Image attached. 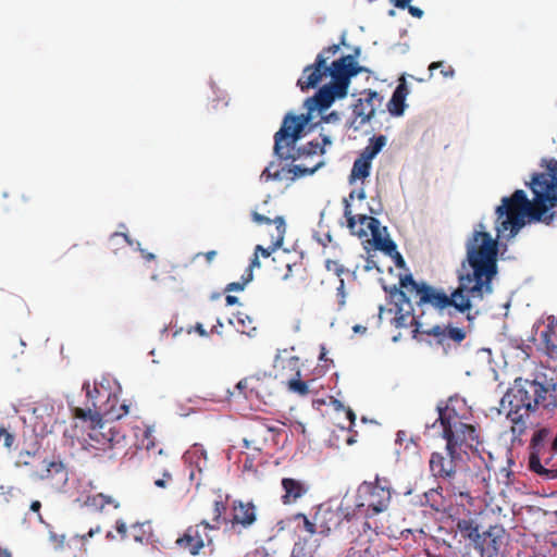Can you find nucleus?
Instances as JSON below:
<instances>
[{
  "mask_svg": "<svg viewBox=\"0 0 557 557\" xmlns=\"http://www.w3.org/2000/svg\"><path fill=\"white\" fill-rule=\"evenodd\" d=\"M533 200H529L522 189L516 190L510 197H503L496 208V239L486 232V226L479 223L466 242V259L461 262L458 274L459 286L448 296L426 283H418L411 274L400 278V287L414 294L419 306L431 305L438 310L455 307L463 312L473 302L492 294V280L497 274L498 239H510L530 222L550 223L557 206V161L549 160L546 171L534 174L530 184Z\"/></svg>",
  "mask_w": 557,
  "mask_h": 557,
  "instance_id": "nucleus-1",
  "label": "nucleus"
},
{
  "mask_svg": "<svg viewBox=\"0 0 557 557\" xmlns=\"http://www.w3.org/2000/svg\"><path fill=\"white\" fill-rule=\"evenodd\" d=\"M338 50V45L323 49L317 55L315 62L304 69L302 76L297 82L301 90L317 87L326 75H330L332 81L322 86L313 97L306 99L304 106L308 114L285 116L274 136V153L278 161L269 163L260 175L261 181L293 182L299 176L313 174L324 165L325 148L332 145L329 135L321 134L322 144L312 140L299 149H296V143L310 121V112L326 110L335 100L345 98L351 77L362 70L351 54L341 57L327 66L326 61Z\"/></svg>",
  "mask_w": 557,
  "mask_h": 557,
  "instance_id": "nucleus-2",
  "label": "nucleus"
},
{
  "mask_svg": "<svg viewBox=\"0 0 557 557\" xmlns=\"http://www.w3.org/2000/svg\"><path fill=\"white\" fill-rule=\"evenodd\" d=\"M465 400L450 397L445 407L437 406L440 429L446 440V455L433 453L430 458V470L436 478L450 479L456 473L466 448H471L476 441L475 429L462 420L465 413H459Z\"/></svg>",
  "mask_w": 557,
  "mask_h": 557,
  "instance_id": "nucleus-3",
  "label": "nucleus"
},
{
  "mask_svg": "<svg viewBox=\"0 0 557 557\" xmlns=\"http://www.w3.org/2000/svg\"><path fill=\"white\" fill-rule=\"evenodd\" d=\"M392 499V487L387 479L376 476L374 482H362L355 497V516L370 518L385 511Z\"/></svg>",
  "mask_w": 557,
  "mask_h": 557,
  "instance_id": "nucleus-4",
  "label": "nucleus"
},
{
  "mask_svg": "<svg viewBox=\"0 0 557 557\" xmlns=\"http://www.w3.org/2000/svg\"><path fill=\"white\" fill-rule=\"evenodd\" d=\"M86 392L85 407H71L72 416L83 422L101 420V413H109L106 409V403L110 399L112 392L109 386L103 383H95L92 386L89 382L83 384Z\"/></svg>",
  "mask_w": 557,
  "mask_h": 557,
  "instance_id": "nucleus-5",
  "label": "nucleus"
},
{
  "mask_svg": "<svg viewBox=\"0 0 557 557\" xmlns=\"http://www.w3.org/2000/svg\"><path fill=\"white\" fill-rule=\"evenodd\" d=\"M88 444L98 450H114L124 438L114 428L110 426L107 421L99 420L88 421Z\"/></svg>",
  "mask_w": 557,
  "mask_h": 557,
  "instance_id": "nucleus-6",
  "label": "nucleus"
},
{
  "mask_svg": "<svg viewBox=\"0 0 557 557\" xmlns=\"http://www.w3.org/2000/svg\"><path fill=\"white\" fill-rule=\"evenodd\" d=\"M215 528L218 525H210L206 521L189 527L184 535L176 540V545L193 556L198 555L201 548L211 545L212 539L209 535V531Z\"/></svg>",
  "mask_w": 557,
  "mask_h": 557,
  "instance_id": "nucleus-7",
  "label": "nucleus"
},
{
  "mask_svg": "<svg viewBox=\"0 0 557 557\" xmlns=\"http://www.w3.org/2000/svg\"><path fill=\"white\" fill-rule=\"evenodd\" d=\"M382 102V97L373 90L364 92V97L357 100L352 106V120L349 127L360 129L373 117L376 107Z\"/></svg>",
  "mask_w": 557,
  "mask_h": 557,
  "instance_id": "nucleus-8",
  "label": "nucleus"
},
{
  "mask_svg": "<svg viewBox=\"0 0 557 557\" xmlns=\"http://www.w3.org/2000/svg\"><path fill=\"white\" fill-rule=\"evenodd\" d=\"M29 478L35 481L65 482L67 471L62 460L57 458H42L40 462L30 469Z\"/></svg>",
  "mask_w": 557,
  "mask_h": 557,
  "instance_id": "nucleus-9",
  "label": "nucleus"
},
{
  "mask_svg": "<svg viewBox=\"0 0 557 557\" xmlns=\"http://www.w3.org/2000/svg\"><path fill=\"white\" fill-rule=\"evenodd\" d=\"M182 460L188 480L195 482L196 487H198L202 469L207 463L206 451L200 445L195 444L184 453Z\"/></svg>",
  "mask_w": 557,
  "mask_h": 557,
  "instance_id": "nucleus-10",
  "label": "nucleus"
},
{
  "mask_svg": "<svg viewBox=\"0 0 557 557\" xmlns=\"http://www.w3.org/2000/svg\"><path fill=\"white\" fill-rule=\"evenodd\" d=\"M504 530L499 527H490L488 530L480 533L475 540L474 547L481 557H494L498 554L503 544Z\"/></svg>",
  "mask_w": 557,
  "mask_h": 557,
  "instance_id": "nucleus-11",
  "label": "nucleus"
},
{
  "mask_svg": "<svg viewBox=\"0 0 557 557\" xmlns=\"http://www.w3.org/2000/svg\"><path fill=\"white\" fill-rule=\"evenodd\" d=\"M388 294L394 305V308L389 309V311L394 310L396 314L393 323L396 327H404L407 325V319L411 317L413 311L410 299L403 289L396 286L391 287Z\"/></svg>",
  "mask_w": 557,
  "mask_h": 557,
  "instance_id": "nucleus-12",
  "label": "nucleus"
},
{
  "mask_svg": "<svg viewBox=\"0 0 557 557\" xmlns=\"http://www.w3.org/2000/svg\"><path fill=\"white\" fill-rule=\"evenodd\" d=\"M257 521V507L252 502H243L235 499L231 506V518L228 522L234 528L240 525L243 529H249Z\"/></svg>",
  "mask_w": 557,
  "mask_h": 557,
  "instance_id": "nucleus-13",
  "label": "nucleus"
},
{
  "mask_svg": "<svg viewBox=\"0 0 557 557\" xmlns=\"http://www.w3.org/2000/svg\"><path fill=\"white\" fill-rule=\"evenodd\" d=\"M548 433L549 432L547 429H541L533 434L532 451L529 457V467L535 473L547 479H553L557 476L556 471L552 469H546L541 461V450L543 448L542 445L545 438L547 437Z\"/></svg>",
  "mask_w": 557,
  "mask_h": 557,
  "instance_id": "nucleus-14",
  "label": "nucleus"
},
{
  "mask_svg": "<svg viewBox=\"0 0 557 557\" xmlns=\"http://www.w3.org/2000/svg\"><path fill=\"white\" fill-rule=\"evenodd\" d=\"M84 506L94 512L107 513L109 508H120V502L112 495L96 493L86 496Z\"/></svg>",
  "mask_w": 557,
  "mask_h": 557,
  "instance_id": "nucleus-15",
  "label": "nucleus"
},
{
  "mask_svg": "<svg viewBox=\"0 0 557 557\" xmlns=\"http://www.w3.org/2000/svg\"><path fill=\"white\" fill-rule=\"evenodd\" d=\"M366 227L370 231L375 247L388 256H392L393 251H395V243L385 236L386 227L381 228V223L375 218H371Z\"/></svg>",
  "mask_w": 557,
  "mask_h": 557,
  "instance_id": "nucleus-16",
  "label": "nucleus"
},
{
  "mask_svg": "<svg viewBox=\"0 0 557 557\" xmlns=\"http://www.w3.org/2000/svg\"><path fill=\"white\" fill-rule=\"evenodd\" d=\"M408 94V86L405 82V78H403L398 86L395 88L392 98L387 103V110L391 113V115L401 116L404 114L405 109L407 107L406 98Z\"/></svg>",
  "mask_w": 557,
  "mask_h": 557,
  "instance_id": "nucleus-17",
  "label": "nucleus"
},
{
  "mask_svg": "<svg viewBox=\"0 0 557 557\" xmlns=\"http://www.w3.org/2000/svg\"><path fill=\"white\" fill-rule=\"evenodd\" d=\"M284 494L282 495L283 504H293L297 502L308 492V486L301 481L285 478L282 480Z\"/></svg>",
  "mask_w": 557,
  "mask_h": 557,
  "instance_id": "nucleus-18",
  "label": "nucleus"
},
{
  "mask_svg": "<svg viewBox=\"0 0 557 557\" xmlns=\"http://www.w3.org/2000/svg\"><path fill=\"white\" fill-rule=\"evenodd\" d=\"M319 524V533L327 535L338 524L339 516L330 507H320L314 516Z\"/></svg>",
  "mask_w": 557,
  "mask_h": 557,
  "instance_id": "nucleus-19",
  "label": "nucleus"
},
{
  "mask_svg": "<svg viewBox=\"0 0 557 557\" xmlns=\"http://www.w3.org/2000/svg\"><path fill=\"white\" fill-rule=\"evenodd\" d=\"M541 339L552 358H557V317H548L546 330L541 332Z\"/></svg>",
  "mask_w": 557,
  "mask_h": 557,
  "instance_id": "nucleus-20",
  "label": "nucleus"
},
{
  "mask_svg": "<svg viewBox=\"0 0 557 557\" xmlns=\"http://www.w3.org/2000/svg\"><path fill=\"white\" fill-rule=\"evenodd\" d=\"M106 409L110 410L109 413H101V420L106 419L107 422L120 420L126 416L129 411V406L125 401H120L119 396L112 393L108 403H106Z\"/></svg>",
  "mask_w": 557,
  "mask_h": 557,
  "instance_id": "nucleus-21",
  "label": "nucleus"
},
{
  "mask_svg": "<svg viewBox=\"0 0 557 557\" xmlns=\"http://www.w3.org/2000/svg\"><path fill=\"white\" fill-rule=\"evenodd\" d=\"M275 230H276V237L274 243L269 248H263L261 245H257L255 252L261 253L262 257L268 258L271 256L272 252H274L277 248H280L283 244L285 232H286V224L282 216H276L274 219Z\"/></svg>",
  "mask_w": 557,
  "mask_h": 557,
  "instance_id": "nucleus-22",
  "label": "nucleus"
},
{
  "mask_svg": "<svg viewBox=\"0 0 557 557\" xmlns=\"http://www.w3.org/2000/svg\"><path fill=\"white\" fill-rule=\"evenodd\" d=\"M458 532L466 539H469L472 543L479 539V523L475 518L470 516L459 518L456 522Z\"/></svg>",
  "mask_w": 557,
  "mask_h": 557,
  "instance_id": "nucleus-23",
  "label": "nucleus"
},
{
  "mask_svg": "<svg viewBox=\"0 0 557 557\" xmlns=\"http://www.w3.org/2000/svg\"><path fill=\"white\" fill-rule=\"evenodd\" d=\"M355 198H358L359 200H363L366 198V191L363 188H360L358 190H352L350 194H349V197L348 198H344V205H345V210H344V215L346 216L347 219V225L349 227V230L351 231L352 234H357L358 236H361L364 234V232H358L356 230V216L352 215L351 213V206H350V200L355 199Z\"/></svg>",
  "mask_w": 557,
  "mask_h": 557,
  "instance_id": "nucleus-24",
  "label": "nucleus"
},
{
  "mask_svg": "<svg viewBox=\"0 0 557 557\" xmlns=\"http://www.w3.org/2000/svg\"><path fill=\"white\" fill-rule=\"evenodd\" d=\"M387 139L384 135L373 136L369 139V144L362 150L360 156L372 161L385 147Z\"/></svg>",
  "mask_w": 557,
  "mask_h": 557,
  "instance_id": "nucleus-25",
  "label": "nucleus"
},
{
  "mask_svg": "<svg viewBox=\"0 0 557 557\" xmlns=\"http://www.w3.org/2000/svg\"><path fill=\"white\" fill-rule=\"evenodd\" d=\"M371 162L372 161L366 159L362 156L356 159L352 164L350 181L364 180L366 177H368L370 175Z\"/></svg>",
  "mask_w": 557,
  "mask_h": 557,
  "instance_id": "nucleus-26",
  "label": "nucleus"
},
{
  "mask_svg": "<svg viewBox=\"0 0 557 557\" xmlns=\"http://www.w3.org/2000/svg\"><path fill=\"white\" fill-rule=\"evenodd\" d=\"M228 323L235 326L240 333L247 334L248 336H252V332L256 331V327H250L252 320L249 315L238 312L228 319Z\"/></svg>",
  "mask_w": 557,
  "mask_h": 557,
  "instance_id": "nucleus-27",
  "label": "nucleus"
},
{
  "mask_svg": "<svg viewBox=\"0 0 557 557\" xmlns=\"http://www.w3.org/2000/svg\"><path fill=\"white\" fill-rule=\"evenodd\" d=\"M37 459H41L37 450H21L18 453L17 459L15 461V466L17 468L23 467H32V469L35 467L34 462Z\"/></svg>",
  "mask_w": 557,
  "mask_h": 557,
  "instance_id": "nucleus-28",
  "label": "nucleus"
},
{
  "mask_svg": "<svg viewBox=\"0 0 557 557\" xmlns=\"http://www.w3.org/2000/svg\"><path fill=\"white\" fill-rule=\"evenodd\" d=\"M375 552L367 543H357L351 546L346 557H374Z\"/></svg>",
  "mask_w": 557,
  "mask_h": 557,
  "instance_id": "nucleus-29",
  "label": "nucleus"
},
{
  "mask_svg": "<svg viewBox=\"0 0 557 557\" xmlns=\"http://www.w3.org/2000/svg\"><path fill=\"white\" fill-rule=\"evenodd\" d=\"M297 379H292L288 381V389L295 394L300 396H306L309 394V386L306 382L299 380L300 372L296 373Z\"/></svg>",
  "mask_w": 557,
  "mask_h": 557,
  "instance_id": "nucleus-30",
  "label": "nucleus"
},
{
  "mask_svg": "<svg viewBox=\"0 0 557 557\" xmlns=\"http://www.w3.org/2000/svg\"><path fill=\"white\" fill-rule=\"evenodd\" d=\"M128 539H133L135 542L138 543L148 542L149 534L145 530V524H133L129 529Z\"/></svg>",
  "mask_w": 557,
  "mask_h": 557,
  "instance_id": "nucleus-31",
  "label": "nucleus"
},
{
  "mask_svg": "<svg viewBox=\"0 0 557 557\" xmlns=\"http://www.w3.org/2000/svg\"><path fill=\"white\" fill-rule=\"evenodd\" d=\"M442 341L445 338H449L456 343H460L465 339L466 333L462 329L456 326H449L442 333Z\"/></svg>",
  "mask_w": 557,
  "mask_h": 557,
  "instance_id": "nucleus-32",
  "label": "nucleus"
},
{
  "mask_svg": "<svg viewBox=\"0 0 557 557\" xmlns=\"http://www.w3.org/2000/svg\"><path fill=\"white\" fill-rule=\"evenodd\" d=\"M327 271L333 272L338 278H344L343 275H354L348 269L334 260H327L325 263Z\"/></svg>",
  "mask_w": 557,
  "mask_h": 557,
  "instance_id": "nucleus-33",
  "label": "nucleus"
},
{
  "mask_svg": "<svg viewBox=\"0 0 557 557\" xmlns=\"http://www.w3.org/2000/svg\"><path fill=\"white\" fill-rule=\"evenodd\" d=\"M242 282H233L226 285L225 292H242L244 290L245 286L252 281L253 278V272L249 271V273H245L243 275Z\"/></svg>",
  "mask_w": 557,
  "mask_h": 557,
  "instance_id": "nucleus-34",
  "label": "nucleus"
},
{
  "mask_svg": "<svg viewBox=\"0 0 557 557\" xmlns=\"http://www.w3.org/2000/svg\"><path fill=\"white\" fill-rule=\"evenodd\" d=\"M225 510H226V504L224 502H222V500L214 502V508H213L214 518H213V520L216 522V524H220L221 522H228V520L224 516Z\"/></svg>",
  "mask_w": 557,
  "mask_h": 557,
  "instance_id": "nucleus-35",
  "label": "nucleus"
},
{
  "mask_svg": "<svg viewBox=\"0 0 557 557\" xmlns=\"http://www.w3.org/2000/svg\"><path fill=\"white\" fill-rule=\"evenodd\" d=\"M297 518L302 519L304 527L310 534L319 533V524L315 520L311 522L305 515H298Z\"/></svg>",
  "mask_w": 557,
  "mask_h": 557,
  "instance_id": "nucleus-36",
  "label": "nucleus"
},
{
  "mask_svg": "<svg viewBox=\"0 0 557 557\" xmlns=\"http://www.w3.org/2000/svg\"><path fill=\"white\" fill-rule=\"evenodd\" d=\"M356 216V230L358 232H364L363 236H367V232L363 230V226H366L372 216H368L366 214H358V215H355ZM362 237V235L360 236Z\"/></svg>",
  "mask_w": 557,
  "mask_h": 557,
  "instance_id": "nucleus-37",
  "label": "nucleus"
},
{
  "mask_svg": "<svg viewBox=\"0 0 557 557\" xmlns=\"http://www.w3.org/2000/svg\"><path fill=\"white\" fill-rule=\"evenodd\" d=\"M337 297L339 307H344L346 304V293H345V281L344 278L339 280V285L337 287Z\"/></svg>",
  "mask_w": 557,
  "mask_h": 557,
  "instance_id": "nucleus-38",
  "label": "nucleus"
},
{
  "mask_svg": "<svg viewBox=\"0 0 557 557\" xmlns=\"http://www.w3.org/2000/svg\"><path fill=\"white\" fill-rule=\"evenodd\" d=\"M172 481V474L171 472L169 471H164L163 472V476L161 479H156L154 480V485L158 486V487H165L168 486V484Z\"/></svg>",
  "mask_w": 557,
  "mask_h": 557,
  "instance_id": "nucleus-39",
  "label": "nucleus"
},
{
  "mask_svg": "<svg viewBox=\"0 0 557 557\" xmlns=\"http://www.w3.org/2000/svg\"><path fill=\"white\" fill-rule=\"evenodd\" d=\"M115 529L122 539H128L129 530H127L125 522L117 520Z\"/></svg>",
  "mask_w": 557,
  "mask_h": 557,
  "instance_id": "nucleus-40",
  "label": "nucleus"
},
{
  "mask_svg": "<svg viewBox=\"0 0 557 557\" xmlns=\"http://www.w3.org/2000/svg\"><path fill=\"white\" fill-rule=\"evenodd\" d=\"M252 219L255 222L259 223V224H270V223H274V220H271L269 218H267L265 215H262L258 212H253L252 214Z\"/></svg>",
  "mask_w": 557,
  "mask_h": 557,
  "instance_id": "nucleus-41",
  "label": "nucleus"
},
{
  "mask_svg": "<svg viewBox=\"0 0 557 557\" xmlns=\"http://www.w3.org/2000/svg\"><path fill=\"white\" fill-rule=\"evenodd\" d=\"M406 8L408 9L409 13L412 16L418 17V18L422 17L423 11L421 9L410 5V2L408 3V5Z\"/></svg>",
  "mask_w": 557,
  "mask_h": 557,
  "instance_id": "nucleus-42",
  "label": "nucleus"
},
{
  "mask_svg": "<svg viewBox=\"0 0 557 557\" xmlns=\"http://www.w3.org/2000/svg\"><path fill=\"white\" fill-rule=\"evenodd\" d=\"M260 261L259 256L257 252H255L253 258L250 261L249 268L247 269L246 273H249V271H253L255 268H260Z\"/></svg>",
  "mask_w": 557,
  "mask_h": 557,
  "instance_id": "nucleus-43",
  "label": "nucleus"
},
{
  "mask_svg": "<svg viewBox=\"0 0 557 557\" xmlns=\"http://www.w3.org/2000/svg\"><path fill=\"white\" fill-rule=\"evenodd\" d=\"M323 121L326 123H333L339 121V115L337 112L333 111L330 114L323 117Z\"/></svg>",
  "mask_w": 557,
  "mask_h": 557,
  "instance_id": "nucleus-44",
  "label": "nucleus"
},
{
  "mask_svg": "<svg viewBox=\"0 0 557 557\" xmlns=\"http://www.w3.org/2000/svg\"><path fill=\"white\" fill-rule=\"evenodd\" d=\"M391 257L395 258L397 267H403L404 265L405 261H404L403 257L400 256V253L397 251L396 248H395V251H393V255Z\"/></svg>",
  "mask_w": 557,
  "mask_h": 557,
  "instance_id": "nucleus-45",
  "label": "nucleus"
},
{
  "mask_svg": "<svg viewBox=\"0 0 557 557\" xmlns=\"http://www.w3.org/2000/svg\"><path fill=\"white\" fill-rule=\"evenodd\" d=\"M302 550L304 548L301 546L295 545L292 550L290 557H304Z\"/></svg>",
  "mask_w": 557,
  "mask_h": 557,
  "instance_id": "nucleus-46",
  "label": "nucleus"
},
{
  "mask_svg": "<svg viewBox=\"0 0 557 557\" xmlns=\"http://www.w3.org/2000/svg\"><path fill=\"white\" fill-rule=\"evenodd\" d=\"M40 508H41V503H40L39 500H34V502H32V504H30V510H32V511H34V512H36V513H38V515H39V518L41 519L40 513H39Z\"/></svg>",
  "mask_w": 557,
  "mask_h": 557,
  "instance_id": "nucleus-47",
  "label": "nucleus"
},
{
  "mask_svg": "<svg viewBox=\"0 0 557 557\" xmlns=\"http://www.w3.org/2000/svg\"><path fill=\"white\" fill-rule=\"evenodd\" d=\"M100 532H101L100 527H96L95 529H90L86 535L82 536V539L87 540L88 537H92L94 534L100 533Z\"/></svg>",
  "mask_w": 557,
  "mask_h": 557,
  "instance_id": "nucleus-48",
  "label": "nucleus"
},
{
  "mask_svg": "<svg viewBox=\"0 0 557 557\" xmlns=\"http://www.w3.org/2000/svg\"><path fill=\"white\" fill-rule=\"evenodd\" d=\"M195 330H196V332H197L200 336H202V337L208 336V332L205 330V327H203V325H202V324L198 323V324L196 325Z\"/></svg>",
  "mask_w": 557,
  "mask_h": 557,
  "instance_id": "nucleus-49",
  "label": "nucleus"
},
{
  "mask_svg": "<svg viewBox=\"0 0 557 557\" xmlns=\"http://www.w3.org/2000/svg\"><path fill=\"white\" fill-rule=\"evenodd\" d=\"M225 301L226 305L232 306L238 302V298L236 296L227 295Z\"/></svg>",
  "mask_w": 557,
  "mask_h": 557,
  "instance_id": "nucleus-50",
  "label": "nucleus"
},
{
  "mask_svg": "<svg viewBox=\"0 0 557 557\" xmlns=\"http://www.w3.org/2000/svg\"><path fill=\"white\" fill-rule=\"evenodd\" d=\"M223 326V323L220 319L216 320V324L212 327L211 332L212 333H216V334H221L220 330Z\"/></svg>",
  "mask_w": 557,
  "mask_h": 557,
  "instance_id": "nucleus-51",
  "label": "nucleus"
},
{
  "mask_svg": "<svg viewBox=\"0 0 557 557\" xmlns=\"http://www.w3.org/2000/svg\"><path fill=\"white\" fill-rule=\"evenodd\" d=\"M215 256H216V251L215 250H210V251H208L205 255V257H206L208 262H211L214 259Z\"/></svg>",
  "mask_w": 557,
  "mask_h": 557,
  "instance_id": "nucleus-52",
  "label": "nucleus"
},
{
  "mask_svg": "<svg viewBox=\"0 0 557 557\" xmlns=\"http://www.w3.org/2000/svg\"><path fill=\"white\" fill-rule=\"evenodd\" d=\"M443 76L445 77H453L455 74V71L453 67H448L447 70L442 71Z\"/></svg>",
  "mask_w": 557,
  "mask_h": 557,
  "instance_id": "nucleus-53",
  "label": "nucleus"
},
{
  "mask_svg": "<svg viewBox=\"0 0 557 557\" xmlns=\"http://www.w3.org/2000/svg\"><path fill=\"white\" fill-rule=\"evenodd\" d=\"M406 437L405 431H398L396 434V443H401Z\"/></svg>",
  "mask_w": 557,
  "mask_h": 557,
  "instance_id": "nucleus-54",
  "label": "nucleus"
},
{
  "mask_svg": "<svg viewBox=\"0 0 557 557\" xmlns=\"http://www.w3.org/2000/svg\"><path fill=\"white\" fill-rule=\"evenodd\" d=\"M354 332L355 333H364L367 327L360 325V324H356L354 327H352Z\"/></svg>",
  "mask_w": 557,
  "mask_h": 557,
  "instance_id": "nucleus-55",
  "label": "nucleus"
},
{
  "mask_svg": "<svg viewBox=\"0 0 557 557\" xmlns=\"http://www.w3.org/2000/svg\"><path fill=\"white\" fill-rule=\"evenodd\" d=\"M247 386V381L246 380H242L237 383L236 385V388L239 389V391H243L244 388H246Z\"/></svg>",
  "mask_w": 557,
  "mask_h": 557,
  "instance_id": "nucleus-56",
  "label": "nucleus"
},
{
  "mask_svg": "<svg viewBox=\"0 0 557 557\" xmlns=\"http://www.w3.org/2000/svg\"><path fill=\"white\" fill-rule=\"evenodd\" d=\"M116 237H123L126 242H128L131 244V240L128 239V236L124 233H114L112 235V238H116Z\"/></svg>",
  "mask_w": 557,
  "mask_h": 557,
  "instance_id": "nucleus-57",
  "label": "nucleus"
},
{
  "mask_svg": "<svg viewBox=\"0 0 557 557\" xmlns=\"http://www.w3.org/2000/svg\"><path fill=\"white\" fill-rule=\"evenodd\" d=\"M442 65H443V62H432V63L430 64V66H429V70H430V71H433V70H435V69H437V67H440V66H442Z\"/></svg>",
  "mask_w": 557,
  "mask_h": 557,
  "instance_id": "nucleus-58",
  "label": "nucleus"
},
{
  "mask_svg": "<svg viewBox=\"0 0 557 557\" xmlns=\"http://www.w3.org/2000/svg\"><path fill=\"white\" fill-rule=\"evenodd\" d=\"M347 417H348V419L350 420L351 423L355 422L356 414L352 412V410H350V409L347 410Z\"/></svg>",
  "mask_w": 557,
  "mask_h": 557,
  "instance_id": "nucleus-59",
  "label": "nucleus"
},
{
  "mask_svg": "<svg viewBox=\"0 0 557 557\" xmlns=\"http://www.w3.org/2000/svg\"><path fill=\"white\" fill-rule=\"evenodd\" d=\"M143 252V257L147 260V261H151L154 259V255L153 253H150V252H147L145 253L144 251Z\"/></svg>",
  "mask_w": 557,
  "mask_h": 557,
  "instance_id": "nucleus-60",
  "label": "nucleus"
},
{
  "mask_svg": "<svg viewBox=\"0 0 557 557\" xmlns=\"http://www.w3.org/2000/svg\"><path fill=\"white\" fill-rule=\"evenodd\" d=\"M436 494L437 492L435 490H430L428 493H425L426 500L430 502V498Z\"/></svg>",
  "mask_w": 557,
  "mask_h": 557,
  "instance_id": "nucleus-61",
  "label": "nucleus"
},
{
  "mask_svg": "<svg viewBox=\"0 0 557 557\" xmlns=\"http://www.w3.org/2000/svg\"><path fill=\"white\" fill-rule=\"evenodd\" d=\"M552 448H553V450H554L555 453L557 451V434H556V437H555V438H554V441H553Z\"/></svg>",
  "mask_w": 557,
  "mask_h": 557,
  "instance_id": "nucleus-62",
  "label": "nucleus"
},
{
  "mask_svg": "<svg viewBox=\"0 0 557 557\" xmlns=\"http://www.w3.org/2000/svg\"><path fill=\"white\" fill-rule=\"evenodd\" d=\"M0 557H12V555L7 550H0Z\"/></svg>",
  "mask_w": 557,
  "mask_h": 557,
  "instance_id": "nucleus-63",
  "label": "nucleus"
},
{
  "mask_svg": "<svg viewBox=\"0 0 557 557\" xmlns=\"http://www.w3.org/2000/svg\"><path fill=\"white\" fill-rule=\"evenodd\" d=\"M334 405H335L336 409L343 407V405L339 401H337V400L334 401Z\"/></svg>",
  "mask_w": 557,
  "mask_h": 557,
  "instance_id": "nucleus-64",
  "label": "nucleus"
}]
</instances>
